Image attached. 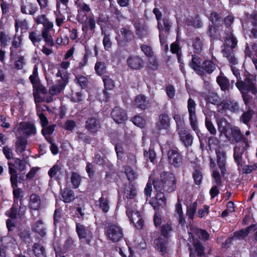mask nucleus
Returning <instances> with one entry per match:
<instances>
[{
  "label": "nucleus",
  "mask_w": 257,
  "mask_h": 257,
  "mask_svg": "<svg viewBox=\"0 0 257 257\" xmlns=\"http://www.w3.org/2000/svg\"><path fill=\"white\" fill-rule=\"evenodd\" d=\"M201 61L200 59L192 55V62L190 63L191 67L199 75H202L203 70L207 73H211L215 69L216 65L211 61H205L200 66Z\"/></svg>",
  "instance_id": "obj_5"
},
{
  "label": "nucleus",
  "mask_w": 257,
  "mask_h": 257,
  "mask_svg": "<svg viewBox=\"0 0 257 257\" xmlns=\"http://www.w3.org/2000/svg\"><path fill=\"white\" fill-rule=\"evenodd\" d=\"M161 177L164 191L171 192L175 189L176 180L173 173L164 172L161 174Z\"/></svg>",
  "instance_id": "obj_9"
},
{
  "label": "nucleus",
  "mask_w": 257,
  "mask_h": 257,
  "mask_svg": "<svg viewBox=\"0 0 257 257\" xmlns=\"http://www.w3.org/2000/svg\"><path fill=\"white\" fill-rule=\"evenodd\" d=\"M37 114L39 117L41 125L43 127L47 125L48 120L45 115L41 111L40 108H37Z\"/></svg>",
  "instance_id": "obj_63"
},
{
  "label": "nucleus",
  "mask_w": 257,
  "mask_h": 257,
  "mask_svg": "<svg viewBox=\"0 0 257 257\" xmlns=\"http://www.w3.org/2000/svg\"><path fill=\"white\" fill-rule=\"evenodd\" d=\"M210 167L212 171V178L213 185H216L219 186H222V181L220 175L217 171L216 165L215 162L212 159H210Z\"/></svg>",
  "instance_id": "obj_20"
},
{
  "label": "nucleus",
  "mask_w": 257,
  "mask_h": 257,
  "mask_svg": "<svg viewBox=\"0 0 257 257\" xmlns=\"http://www.w3.org/2000/svg\"><path fill=\"white\" fill-rule=\"evenodd\" d=\"M29 38L35 46H38L42 40L41 35L38 34L37 31L29 32Z\"/></svg>",
  "instance_id": "obj_41"
},
{
  "label": "nucleus",
  "mask_w": 257,
  "mask_h": 257,
  "mask_svg": "<svg viewBox=\"0 0 257 257\" xmlns=\"http://www.w3.org/2000/svg\"><path fill=\"white\" fill-rule=\"evenodd\" d=\"M105 64L102 62H97L95 65V70L97 74L100 75L105 71Z\"/></svg>",
  "instance_id": "obj_64"
},
{
  "label": "nucleus",
  "mask_w": 257,
  "mask_h": 257,
  "mask_svg": "<svg viewBox=\"0 0 257 257\" xmlns=\"http://www.w3.org/2000/svg\"><path fill=\"white\" fill-rule=\"evenodd\" d=\"M135 27L136 30V34L140 37H143L148 35L149 31L147 27L139 24H135Z\"/></svg>",
  "instance_id": "obj_47"
},
{
  "label": "nucleus",
  "mask_w": 257,
  "mask_h": 257,
  "mask_svg": "<svg viewBox=\"0 0 257 257\" xmlns=\"http://www.w3.org/2000/svg\"><path fill=\"white\" fill-rule=\"evenodd\" d=\"M33 251L37 257H46L45 248L41 244H34Z\"/></svg>",
  "instance_id": "obj_43"
},
{
  "label": "nucleus",
  "mask_w": 257,
  "mask_h": 257,
  "mask_svg": "<svg viewBox=\"0 0 257 257\" xmlns=\"http://www.w3.org/2000/svg\"><path fill=\"white\" fill-rule=\"evenodd\" d=\"M166 203V199L161 191L157 192L156 197L153 198L150 201V204L155 210L159 209L160 207L165 206Z\"/></svg>",
  "instance_id": "obj_19"
},
{
  "label": "nucleus",
  "mask_w": 257,
  "mask_h": 257,
  "mask_svg": "<svg viewBox=\"0 0 257 257\" xmlns=\"http://www.w3.org/2000/svg\"><path fill=\"white\" fill-rule=\"evenodd\" d=\"M189 234V237L191 236L194 241L193 247L190 249V256L196 257L197 255L201 257L203 256L204 248L199 240H207L209 234L206 230L198 228L191 229Z\"/></svg>",
  "instance_id": "obj_1"
},
{
  "label": "nucleus",
  "mask_w": 257,
  "mask_h": 257,
  "mask_svg": "<svg viewBox=\"0 0 257 257\" xmlns=\"http://www.w3.org/2000/svg\"><path fill=\"white\" fill-rule=\"evenodd\" d=\"M223 106H224L226 109L233 112H236L239 110V106L236 102H227L225 103H223Z\"/></svg>",
  "instance_id": "obj_58"
},
{
  "label": "nucleus",
  "mask_w": 257,
  "mask_h": 257,
  "mask_svg": "<svg viewBox=\"0 0 257 257\" xmlns=\"http://www.w3.org/2000/svg\"><path fill=\"white\" fill-rule=\"evenodd\" d=\"M35 21L38 24H42L44 27L49 26V27H53V24L48 20L46 17L44 15H42L38 16L35 19Z\"/></svg>",
  "instance_id": "obj_46"
},
{
  "label": "nucleus",
  "mask_w": 257,
  "mask_h": 257,
  "mask_svg": "<svg viewBox=\"0 0 257 257\" xmlns=\"http://www.w3.org/2000/svg\"><path fill=\"white\" fill-rule=\"evenodd\" d=\"M254 227L253 225H251L245 229L237 231L234 233V236L238 239L244 238L248 234L250 231L253 230Z\"/></svg>",
  "instance_id": "obj_42"
},
{
  "label": "nucleus",
  "mask_w": 257,
  "mask_h": 257,
  "mask_svg": "<svg viewBox=\"0 0 257 257\" xmlns=\"http://www.w3.org/2000/svg\"><path fill=\"white\" fill-rule=\"evenodd\" d=\"M76 230L80 239H84L87 243H89L92 237V233L89 227L76 223Z\"/></svg>",
  "instance_id": "obj_14"
},
{
  "label": "nucleus",
  "mask_w": 257,
  "mask_h": 257,
  "mask_svg": "<svg viewBox=\"0 0 257 257\" xmlns=\"http://www.w3.org/2000/svg\"><path fill=\"white\" fill-rule=\"evenodd\" d=\"M38 11L37 6L30 2L29 0H22L21 6V11L23 14L33 15Z\"/></svg>",
  "instance_id": "obj_17"
},
{
  "label": "nucleus",
  "mask_w": 257,
  "mask_h": 257,
  "mask_svg": "<svg viewBox=\"0 0 257 257\" xmlns=\"http://www.w3.org/2000/svg\"><path fill=\"white\" fill-rule=\"evenodd\" d=\"M26 165L25 161L18 158L15 159L14 166L19 171H22L25 170Z\"/></svg>",
  "instance_id": "obj_60"
},
{
  "label": "nucleus",
  "mask_w": 257,
  "mask_h": 257,
  "mask_svg": "<svg viewBox=\"0 0 257 257\" xmlns=\"http://www.w3.org/2000/svg\"><path fill=\"white\" fill-rule=\"evenodd\" d=\"M255 81V80L253 76L248 75L246 76L244 81L240 80V81H237L236 83V86L242 93V96L245 103H246V102L245 98V93L250 91L252 94H254L257 92Z\"/></svg>",
  "instance_id": "obj_4"
},
{
  "label": "nucleus",
  "mask_w": 257,
  "mask_h": 257,
  "mask_svg": "<svg viewBox=\"0 0 257 257\" xmlns=\"http://www.w3.org/2000/svg\"><path fill=\"white\" fill-rule=\"evenodd\" d=\"M111 115L113 120L118 123H122L127 118L125 111L118 107L113 108Z\"/></svg>",
  "instance_id": "obj_21"
},
{
  "label": "nucleus",
  "mask_w": 257,
  "mask_h": 257,
  "mask_svg": "<svg viewBox=\"0 0 257 257\" xmlns=\"http://www.w3.org/2000/svg\"><path fill=\"white\" fill-rule=\"evenodd\" d=\"M40 205L41 199L40 197L35 194L31 195L29 201L30 208L36 210L40 208Z\"/></svg>",
  "instance_id": "obj_32"
},
{
  "label": "nucleus",
  "mask_w": 257,
  "mask_h": 257,
  "mask_svg": "<svg viewBox=\"0 0 257 257\" xmlns=\"http://www.w3.org/2000/svg\"><path fill=\"white\" fill-rule=\"evenodd\" d=\"M63 201L65 203H69L74 199V193L72 190L65 189L62 193Z\"/></svg>",
  "instance_id": "obj_35"
},
{
  "label": "nucleus",
  "mask_w": 257,
  "mask_h": 257,
  "mask_svg": "<svg viewBox=\"0 0 257 257\" xmlns=\"http://www.w3.org/2000/svg\"><path fill=\"white\" fill-rule=\"evenodd\" d=\"M224 136L230 141H234L236 142L240 141L244 138L241 134L239 129L236 126L231 127L225 132Z\"/></svg>",
  "instance_id": "obj_16"
},
{
  "label": "nucleus",
  "mask_w": 257,
  "mask_h": 257,
  "mask_svg": "<svg viewBox=\"0 0 257 257\" xmlns=\"http://www.w3.org/2000/svg\"><path fill=\"white\" fill-rule=\"evenodd\" d=\"M27 140L22 137H18L16 143V149L18 153H22L26 150Z\"/></svg>",
  "instance_id": "obj_40"
},
{
  "label": "nucleus",
  "mask_w": 257,
  "mask_h": 257,
  "mask_svg": "<svg viewBox=\"0 0 257 257\" xmlns=\"http://www.w3.org/2000/svg\"><path fill=\"white\" fill-rule=\"evenodd\" d=\"M148 104L149 101L147 100L146 96L142 94L136 96L134 100V104L142 109H145Z\"/></svg>",
  "instance_id": "obj_28"
},
{
  "label": "nucleus",
  "mask_w": 257,
  "mask_h": 257,
  "mask_svg": "<svg viewBox=\"0 0 257 257\" xmlns=\"http://www.w3.org/2000/svg\"><path fill=\"white\" fill-rule=\"evenodd\" d=\"M210 19L212 23L211 25H214L215 27H219L222 22L221 17L215 12L211 13Z\"/></svg>",
  "instance_id": "obj_56"
},
{
  "label": "nucleus",
  "mask_w": 257,
  "mask_h": 257,
  "mask_svg": "<svg viewBox=\"0 0 257 257\" xmlns=\"http://www.w3.org/2000/svg\"><path fill=\"white\" fill-rule=\"evenodd\" d=\"M126 176L130 181H133L137 178V174L130 167L127 166L125 169Z\"/></svg>",
  "instance_id": "obj_54"
},
{
  "label": "nucleus",
  "mask_w": 257,
  "mask_h": 257,
  "mask_svg": "<svg viewBox=\"0 0 257 257\" xmlns=\"http://www.w3.org/2000/svg\"><path fill=\"white\" fill-rule=\"evenodd\" d=\"M196 104L194 100L190 98L188 100L187 108L189 115V121L192 128L196 132V135L199 136L200 131L198 130L197 120L196 114Z\"/></svg>",
  "instance_id": "obj_8"
},
{
  "label": "nucleus",
  "mask_w": 257,
  "mask_h": 257,
  "mask_svg": "<svg viewBox=\"0 0 257 257\" xmlns=\"http://www.w3.org/2000/svg\"><path fill=\"white\" fill-rule=\"evenodd\" d=\"M15 26L16 32L18 31L19 28H20L24 32L29 29L28 23L26 20H16Z\"/></svg>",
  "instance_id": "obj_48"
},
{
  "label": "nucleus",
  "mask_w": 257,
  "mask_h": 257,
  "mask_svg": "<svg viewBox=\"0 0 257 257\" xmlns=\"http://www.w3.org/2000/svg\"><path fill=\"white\" fill-rule=\"evenodd\" d=\"M32 228L41 236H44L46 234V229L44 224L41 220L37 221L33 225Z\"/></svg>",
  "instance_id": "obj_38"
},
{
  "label": "nucleus",
  "mask_w": 257,
  "mask_h": 257,
  "mask_svg": "<svg viewBox=\"0 0 257 257\" xmlns=\"http://www.w3.org/2000/svg\"><path fill=\"white\" fill-rule=\"evenodd\" d=\"M102 34L104 35L103 39V45L105 50L109 51L111 47L112 43L110 41L109 34H107L104 30L103 28H101Z\"/></svg>",
  "instance_id": "obj_45"
},
{
  "label": "nucleus",
  "mask_w": 257,
  "mask_h": 257,
  "mask_svg": "<svg viewBox=\"0 0 257 257\" xmlns=\"http://www.w3.org/2000/svg\"><path fill=\"white\" fill-rule=\"evenodd\" d=\"M144 157L147 161L150 160L151 162H154L156 157V155L153 149L150 148L148 151H144Z\"/></svg>",
  "instance_id": "obj_59"
},
{
  "label": "nucleus",
  "mask_w": 257,
  "mask_h": 257,
  "mask_svg": "<svg viewBox=\"0 0 257 257\" xmlns=\"http://www.w3.org/2000/svg\"><path fill=\"white\" fill-rule=\"evenodd\" d=\"M180 140L185 147L191 146L193 143V138L192 135L187 130H180L179 132Z\"/></svg>",
  "instance_id": "obj_23"
},
{
  "label": "nucleus",
  "mask_w": 257,
  "mask_h": 257,
  "mask_svg": "<svg viewBox=\"0 0 257 257\" xmlns=\"http://www.w3.org/2000/svg\"><path fill=\"white\" fill-rule=\"evenodd\" d=\"M48 173L50 178L59 180L62 175L61 168L59 165H55L49 170Z\"/></svg>",
  "instance_id": "obj_30"
},
{
  "label": "nucleus",
  "mask_w": 257,
  "mask_h": 257,
  "mask_svg": "<svg viewBox=\"0 0 257 257\" xmlns=\"http://www.w3.org/2000/svg\"><path fill=\"white\" fill-rule=\"evenodd\" d=\"M15 132L17 137L24 136L28 137L35 135L36 133V130L35 126L29 122H23L15 128Z\"/></svg>",
  "instance_id": "obj_10"
},
{
  "label": "nucleus",
  "mask_w": 257,
  "mask_h": 257,
  "mask_svg": "<svg viewBox=\"0 0 257 257\" xmlns=\"http://www.w3.org/2000/svg\"><path fill=\"white\" fill-rule=\"evenodd\" d=\"M52 27H49V26L44 27L42 31V38L44 39L46 44L50 46H52L54 45V42L52 39L51 35L50 34V31Z\"/></svg>",
  "instance_id": "obj_29"
},
{
  "label": "nucleus",
  "mask_w": 257,
  "mask_h": 257,
  "mask_svg": "<svg viewBox=\"0 0 257 257\" xmlns=\"http://www.w3.org/2000/svg\"><path fill=\"white\" fill-rule=\"evenodd\" d=\"M172 231V227L169 223L164 224L161 227V232L165 237H168Z\"/></svg>",
  "instance_id": "obj_62"
},
{
  "label": "nucleus",
  "mask_w": 257,
  "mask_h": 257,
  "mask_svg": "<svg viewBox=\"0 0 257 257\" xmlns=\"http://www.w3.org/2000/svg\"><path fill=\"white\" fill-rule=\"evenodd\" d=\"M106 234L108 238L113 242L119 241L123 236L122 228L115 224L109 225L106 227Z\"/></svg>",
  "instance_id": "obj_11"
},
{
  "label": "nucleus",
  "mask_w": 257,
  "mask_h": 257,
  "mask_svg": "<svg viewBox=\"0 0 257 257\" xmlns=\"http://www.w3.org/2000/svg\"><path fill=\"white\" fill-rule=\"evenodd\" d=\"M29 79L33 87H36V86L39 84L38 67L36 65H35L33 70L32 74L30 75Z\"/></svg>",
  "instance_id": "obj_50"
},
{
  "label": "nucleus",
  "mask_w": 257,
  "mask_h": 257,
  "mask_svg": "<svg viewBox=\"0 0 257 257\" xmlns=\"http://www.w3.org/2000/svg\"><path fill=\"white\" fill-rule=\"evenodd\" d=\"M124 193L126 198L133 199L137 196L136 188L133 184H130L125 187Z\"/></svg>",
  "instance_id": "obj_39"
},
{
  "label": "nucleus",
  "mask_w": 257,
  "mask_h": 257,
  "mask_svg": "<svg viewBox=\"0 0 257 257\" xmlns=\"http://www.w3.org/2000/svg\"><path fill=\"white\" fill-rule=\"evenodd\" d=\"M168 160L170 164L174 167H180L183 163V156L177 149H170L168 152Z\"/></svg>",
  "instance_id": "obj_13"
},
{
  "label": "nucleus",
  "mask_w": 257,
  "mask_h": 257,
  "mask_svg": "<svg viewBox=\"0 0 257 257\" xmlns=\"http://www.w3.org/2000/svg\"><path fill=\"white\" fill-rule=\"evenodd\" d=\"M209 146L210 148L215 149L217 156V166L221 174V176H223L226 174L227 171L226 168V155L224 152L217 149V147L219 145V140L214 137H210L208 140Z\"/></svg>",
  "instance_id": "obj_3"
},
{
  "label": "nucleus",
  "mask_w": 257,
  "mask_h": 257,
  "mask_svg": "<svg viewBox=\"0 0 257 257\" xmlns=\"http://www.w3.org/2000/svg\"><path fill=\"white\" fill-rule=\"evenodd\" d=\"M75 81L82 88H85L89 83V80L88 77L81 74L75 75Z\"/></svg>",
  "instance_id": "obj_36"
},
{
  "label": "nucleus",
  "mask_w": 257,
  "mask_h": 257,
  "mask_svg": "<svg viewBox=\"0 0 257 257\" xmlns=\"http://www.w3.org/2000/svg\"><path fill=\"white\" fill-rule=\"evenodd\" d=\"M157 126L159 130H168L170 126V118L168 114L163 113L159 117Z\"/></svg>",
  "instance_id": "obj_25"
},
{
  "label": "nucleus",
  "mask_w": 257,
  "mask_h": 257,
  "mask_svg": "<svg viewBox=\"0 0 257 257\" xmlns=\"http://www.w3.org/2000/svg\"><path fill=\"white\" fill-rule=\"evenodd\" d=\"M218 130L221 134L224 135L225 132L231 127V124L223 117H218L216 119Z\"/></svg>",
  "instance_id": "obj_24"
},
{
  "label": "nucleus",
  "mask_w": 257,
  "mask_h": 257,
  "mask_svg": "<svg viewBox=\"0 0 257 257\" xmlns=\"http://www.w3.org/2000/svg\"><path fill=\"white\" fill-rule=\"evenodd\" d=\"M70 179L74 188H77L80 185L81 178L80 175L77 173L72 172Z\"/></svg>",
  "instance_id": "obj_44"
},
{
  "label": "nucleus",
  "mask_w": 257,
  "mask_h": 257,
  "mask_svg": "<svg viewBox=\"0 0 257 257\" xmlns=\"http://www.w3.org/2000/svg\"><path fill=\"white\" fill-rule=\"evenodd\" d=\"M249 147L248 141L246 138H243L242 140L237 142L234 148L233 157L238 166L242 165V155Z\"/></svg>",
  "instance_id": "obj_7"
},
{
  "label": "nucleus",
  "mask_w": 257,
  "mask_h": 257,
  "mask_svg": "<svg viewBox=\"0 0 257 257\" xmlns=\"http://www.w3.org/2000/svg\"><path fill=\"white\" fill-rule=\"evenodd\" d=\"M216 81L222 90H226L228 89L229 84L226 77L221 76H218Z\"/></svg>",
  "instance_id": "obj_52"
},
{
  "label": "nucleus",
  "mask_w": 257,
  "mask_h": 257,
  "mask_svg": "<svg viewBox=\"0 0 257 257\" xmlns=\"http://www.w3.org/2000/svg\"><path fill=\"white\" fill-rule=\"evenodd\" d=\"M100 127L99 120L94 118H89L86 122V128L91 133H96Z\"/></svg>",
  "instance_id": "obj_26"
},
{
  "label": "nucleus",
  "mask_w": 257,
  "mask_h": 257,
  "mask_svg": "<svg viewBox=\"0 0 257 257\" xmlns=\"http://www.w3.org/2000/svg\"><path fill=\"white\" fill-rule=\"evenodd\" d=\"M69 0H56L57 11L61 16L70 17L71 10L68 7Z\"/></svg>",
  "instance_id": "obj_15"
},
{
  "label": "nucleus",
  "mask_w": 257,
  "mask_h": 257,
  "mask_svg": "<svg viewBox=\"0 0 257 257\" xmlns=\"http://www.w3.org/2000/svg\"><path fill=\"white\" fill-rule=\"evenodd\" d=\"M237 44L236 38L230 33L226 34L224 37V44L222 50L223 56L227 58L232 65L237 64V59L235 57L233 49Z\"/></svg>",
  "instance_id": "obj_2"
},
{
  "label": "nucleus",
  "mask_w": 257,
  "mask_h": 257,
  "mask_svg": "<svg viewBox=\"0 0 257 257\" xmlns=\"http://www.w3.org/2000/svg\"><path fill=\"white\" fill-rule=\"evenodd\" d=\"M205 126L208 130V131L210 133V134L213 136H215L216 134L217 131L216 128L215 127L214 124L211 121L210 118L208 117H206L205 121Z\"/></svg>",
  "instance_id": "obj_51"
},
{
  "label": "nucleus",
  "mask_w": 257,
  "mask_h": 257,
  "mask_svg": "<svg viewBox=\"0 0 257 257\" xmlns=\"http://www.w3.org/2000/svg\"><path fill=\"white\" fill-rule=\"evenodd\" d=\"M70 66L68 61H63L59 65L57 77H60L64 82H68V73L67 69Z\"/></svg>",
  "instance_id": "obj_18"
},
{
  "label": "nucleus",
  "mask_w": 257,
  "mask_h": 257,
  "mask_svg": "<svg viewBox=\"0 0 257 257\" xmlns=\"http://www.w3.org/2000/svg\"><path fill=\"white\" fill-rule=\"evenodd\" d=\"M154 243L157 249L162 254H164L166 251V241L162 238H158L155 240Z\"/></svg>",
  "instance_id": "obj_34"
},
{
  "label": "nucleus",
  "mask_w": 257,
  "mask_h": 257,
  "mask_svg": "<svg viewBox=\"0 0 257 257\" xmlns=\"http://www.w3.org/2000/svg\"><path fill=\"white\" fill-rule=\"evenodd\" d=\"M103 81L105 89L111 90L114 88V81L109 76H104L103 78Z\"/></svg>",
  "instance_id": "obj_55"
},
{
  "label": "nucleus",
  "mask_w": 257,
  "mask_h": 257,
  "mask_svg": "<svg viewBox=\"0 0 257 257\" xmlns=\"http://www.w3.org/2000/svg\"><path fill=\"white\" fill-rule=\"evenodd\" d=\"M23 38L21 36H17L16 35L15 36L13 40L12 41V46L10 48L11 54L14 51V49L21 48Z\"/></svg>",
  "instance_id": "obj_53"
},
{
  "label": "nucleus",
  "mask_w": 257,
  "mask_h": 257,
  "mask_svg": "<svg viewBox=\"0 0 257 257\" xmlns=\"http://www.w3.org/2000/svg\"><path fill=\"white\" fill-rule=\"evenodd\" d=\"M254 113V112L253 110H248L242 114L240 119L244 123L247 124L251 119Z\"/></svg>",
  "instance_id": "obj_57"
},
{
  "label": "nucleus",
  "mask_w": 257,
  "mask_h": 257,
  "mask_svg": "<svg viewBox=\"0 0 257 257\" xmlns=\"http://www.w3.org/2000/svg\"><path fill=\"white\" fill-rule=\"evenodd\" d=\"M132 122L135 125L141 128L144 127L146 123V120L140 116H134L132 118Z\"/></svg>",
  "instance_id": "obj_61"
},
{
  "label": "nucleus",
  "mask_w": 257,
  "mask_h": 257,
  "mask_svg": "<svg viewBox=\"0 0 257 257\" xmlns=\"http://www.w3.org/2000/svg\"><path fill=\"white\" fill-rule=\"evenodd\" d=\"M118 35L119 37H121L122 39L125 42L131 41L134 37L133 32L131 30L126 28H121L120 30V34Z\"/></svg>",
  "instance_id": "obj_31"
},
{
  "label": "nucleus",
  "mask_w": 257,
  "mask_h": 257,
  "mask_svg": "<svg viewBox=\"0 0 257 257\" xmlns=\"http://www.w3.org/2000/svg\"><path fill=\"white\" fill-rule=\"evenodd\" d=\"M59 84L51 86L49 88V93L51 95H56L59 93L67 84L68 82H64L61 80H58Z\"/></svg>",
  "instance_id": "obj_27"
},
{
  "label": "nucleus",
  "mask_w": 257,
  "mask_h": 257,
  "mask_svg": "<svg viewBox=\"0 0 257 257\" xmlns=\"http://www.w3.org/2000/svg\"><path fill=\"white\" fill-rule=\"evenodd\" d=\"M126 215L131 223L138 229H141L144 225V221L140 213L135 208H127Z\"/></svg>",
  "instance_id": "obj_12"
},
{
  "label": "nucleus",
  "mask_w": 257,
  "mask_h": 257,
  "mask_svg": "<svg viewBox=\"0 0 257 257\" xmlns=\"http://www.w3.org/2000/svg\"><path fill=\"white\" fill-rule=\"evenodd\" d=\"M197 207V203L195 201L187 206V215L191 219H193L196 213Z\"/></svg>",
  "instance_id": "obj_49"
},
{
  "label": "nucleus",
  "mask_w": 257,
  "mask_h": 257,
  "mask_svg": "<svg viewBox=\"0 0 257 257\" xmlns=\"http://www.w3.org/2000/svg\"><path fill=\"white\" fill-rule=\"evenodd\" d=\"M96 205L104 212H107L109 209V201L107 197L102 195L96 202Z\"/></svg>",
  "instance_id": "obj_33"
},
{
  "label": "nucleus",
  "mask_w": 257,
  "mask_h": 257,
  "mask_svg": "<svg viewBox=\"0 0 257 257\" xmlns=\"http://www.w3.org/2000/svg\"><path fill=\"white\" fill-rule=\"evenodd\" d=\"M175 216L178 218L179 223L182 224L185 221L183 217L182 204L179 199H178V202L175 205Z\"/></svg>",
  "instance_id": "obj_37"
},
{
  "label": "nucleus",
  "mask_w": 257,
  "mask_h": 257,
  "mask_svg": "<svg viewBox=\"0 0 257 257\" xmlns=\"http://www.w3.org/2000/svg\"><path fill=\"white\" fill-rule=\"evenodd\" d=\"M128 67L132 69H140L144 65L143 60L139 56H132L127 59Z\"/></svg>",
  "instance_id": "obj_22"
},
{
  "label": "nucleus",
  "mask_w": 257,
  "mask_h": 257,
  "mask_svg": "<svg viewBox=\"0 0 257 257\" xmlns=\"http://www.w3.org/2000/svg\"><path fill=\"white\" fill-rule=\"evenodd\" d=\"M170 23L168 19H164L163 22H159L158 27L159 31V39L161 45L166 50H168L166 43V38L170 29Z\"/></svg>",
  "instance_id": "obj_6"
}]
</instances>
